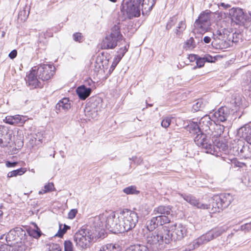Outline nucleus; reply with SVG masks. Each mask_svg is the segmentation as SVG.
<instances>
[{"label":"nucleus","mask_w":251,"mask_h":251,"mask_svg":"<svg viewBox=\"0 0 251 251\" xmlns=\"http://www.w3.org/2000/svg\"><path fill=\"white\" fill-rule=\"evenodd\" d=\"M138 222V214L135 211L125 209L117 214L114 212L112 232H127L134 228Z\"/></svg>","instance_id":"nucleus-1"},{"label":"nucleus","mask_w":251,"mask_h":251,"mask_svg":"<svg viewBox=\"0 0 251 251\" xmlns=\"http://www.w3.org/2000/svg\"><path fill=\"white\" fill-rule=\"evenodd\" d=\"M144 237L148 248L154 251L161 249L164 243L168 244L171 240L170 230L166 227L154 232H144Z\"/></svg>","instance_id":"nucleus-2"},{"label":"nucleus","mask_w":251,"mask_h":251,"mask_svg":"<svg viewBox=\"0 0 251 251\" xmlns=\"http://www.w3.org/2000/svg\"><path fill=\"white\" fill-rule=\"evenodd\" d=\"M114 215L113 211H105L101 214L92 218L90 220L91 228H95V230H92L96 233L98 230L105 227L112 232Z\"/></svg>","instance_id":"nucleus-3"},{"label":"nucleus","mask_w":251,"mask_h":251,"mask_svg":"<svg viewBox=\"0 0 251 251\" xmlns=\"http://www.w3.org/2000/svg\"><path fill=\"white\" fill-rule=\"evenodd\" d=\"M96 233L90 228L81 229L75 235V241L76 246L80 250L88 248L92 242Z\"/></svg>","instance_id":"nucleus-4"},{"label":"nucleus","mask_w":251,"mask_h":251,"mask_svg":"<svg viewBox=\"0 0 251 251\" xmlns=\"http://www.w3.org/2000/svg\"><path fill=\"white\" fill-rule=\"evenodd\" d=\"M120 42L123 44L125 40L122 39V35L120 31L118 25H115L111 28V33L105 37L101 44V48L103 49H113Z\"/></svg>","instance_id":"nucleus-5"},{"label":"nucleus","mask_w":251,"mask_h":251,"mask_svg":"<svg viewBox=\"0 0 251 251\" xmlns=\"http://www.w3.org/2000/svg\"><path fill=\"white\" fill-rule=\"evenodd\" d=\"M233 199L230 194H223L215 196L212 202L213 212H220L231 203Z\"/></svg>","instance_id":"nucleus-6"},{"label":"nucleus","mask_w":251,"mask_h":251,"mask_svg":"<svg viewBox=\"0 0 251 251\" xmlns=\"http://www.w3.org/2000/svg\"><path fill=\"white\" fill-rule=\"evenodd\" d=\"M140 4V0H126L125 1L123 4V8L129 19L140 16L141 14Z\"/></svg>","instance_id":"nucleus-7"},{"label":"nucleus","mask_w":251,"mask_h":251,"mask_svg":"<svg viewBox=\"0 0 251 251\" xmlns=\"http://www.w3.org/2000/svg\"><path fill=\"white\" fill-rule=\"evenodd\" d=\"M33 68H36L38 78L43 81L50 79L55 73V67L51 65L43 64Z\"/></svg>","instance_id":"nucleus-8"},{"label":"nucleus","mask_w":251,"mask_h":251,"mask_svg":"<svg viewBox=\"0 0 251 251\" xmlns=\"http://www.w3.org/2000/svg\"><path fill=\"white\" fill-rule=\"evenodd\" d=\"M171 211V208L169 206L160 205L154 209L153 214L160 218V221L164 225L170 222Z\"/></svg>","instance_id":"nucleus-9"},{"label":"nucleus","mask_w":251,"mask_h":251,"mask_svg":"<svg viewBox=\"0 0 251 251\" xmlns=\"http://www.w3.org/2000/svg\"><path fill=\"white\" fill-rule=\"evenodd\" d=\"M231 19L236 24L244 26H247V13H245L243 9L240 8H232L229 12Z\"/></svg>","instance_id":"nucleus-10"},{"label":"nucleus","mask_w":251,"mask_h":251,"mask_svg":"<svg viewBox=\"0 0 251 251\" xmlns=\"http://www.w3.org/2000/svg\"><path fill=\"white\" fill-rule=\"evenodd\" d=\"M170 230L171 239L180 240L186 235L187 230L185 227L181 224H175L170 227L165 226Z\"/></svg>","instance_id":"nucleus-11"},{"label":"nucleus","mask_w":251,"mask_h":251,"mask_svg":"<svg viewBox=\"0 0 251 251\" xmlns=\"http://www.w3.org/2000/svg\"><path fill=\"white\" fill-rule=\"evenodd\" d=\"M194 141L198 146L205 149L206 152L212 153L213 146L207 138L206 134L202 132L198 134L194 138Z\"/></svg>","instance_id":"nucleus-12"},{"label":"nucleus","mask_w":251,"mask_h":251,"mask_svg":"<svg viewBox=\"0 0 251 251\" xmlns=\"http://www.w3.org/2000/svg\"><path fill=\"white\" fill-rule=\"evenodd\" d=\"M230 110L226 106L221 107L212 115V121L214 123L226 122L228 120Z\"/></svg>","instance_id":"nucleus-13"},{"label":"nucleus","mask_w":251,"mask_h":251,"mask_svg":"<svg viewBox=\"0 0 251 251\" xmlns=\"http://www.w3.org/2000/svg\"><path fill=\"white\" fill-rule=\"evenodd\" d=\"M25 236V231L22 228L17 227L9 231L6 236L7 243L12 244L14 241L17 242L18 239H22L21 236Z\"/></svg>","instance_id":"nucleus-14"},{"label":"nucleus","mask_w":251,"mask_h":251,"mask_svg":"<svg viewBox=\"0 0 251 251\" xmlns=\"http://www.w3.org/2000/svg\"><path fill=\"white\" fill-rule=\"evenodd\" d=\"M178 195L191 205L196 206L198 208L202 209L209 208V207L207 204L201 203L199 202V200L192 195L181 193H178Z\"/></svg>","instance_id":"nucleus-15"},{"label":"nucleus","mask_w":251,"mask_h":251,"mask_svg":"<svg viewBox=\"0 0 251 251\" xmlns=\"http://www.w3.org/2000/svg\"><path fill=\"white\" fill-rule=\"evenodd\" d=\"M208 236L207 237L206 234L202 235L189 244L186 248L185 250L186 251H191L198 248L199 247L203 244L208 243L209 242L208 239Z\"/></svg>","instance_id":"nucleus-16"},{"label":"nucleus","mask_w":251,"mask_h":251,"mask_svg":"<svg viewBox=\"0 0 251 251\" xmlns=\"http://www.w3.org/2000/svg\"><path fill=\"white\" fill-rule=\"evenodd\" d=\"M36 68H32L30 73L26 75V84L32 88L39 86L40 81Z\"/></svg>","instance_id":"nucleus-17"},{"label":"nucleus","mask_w":251,"mask_h":251,"mask_svg":"<svg viewBox=\"0 0 251 251\" xmlns=\"http://www.w3.org/2000/svg\"><path fill=\"white\" fill-rule=\"evenodd\" d=\"M237 135L244 138L248 144L251 145V123L240 127L237 131Z\"/></svg>","instance_id":"nucleus-18"},{"label":"nucleus","mask_w":251,"mask_h":251,"mask_svg":"<svg viewBox=\"0 0 251 251\" xmlns=\"http://www.w3.org/2000/svg\"><path fill=\"white\" fill-rule=\"evenodd\" d=\"M26 121L25 118L23 116L16 115L15 116H7L4 121L5 123L11 125H16L18 124H24Z\"/></svg>","instance_id":"nucleus-19"},{"label":"nucleus","mask_w":251,"mask_h":251,"mask_svg":"<svg viewBox=\"0 0 251 251\" xmlns=\"http://www.w3.org/2000/svg\"><path fill=\"white\" fill-rule=\"evenodd\" d=\"M160 218H157L156 216L154 217L149 221L147 223L145 228L143 229L144 232L151 231L152 232L158 225H163V223L160 221Z\"/></svg>","instance_id":"nucleus-20"},{"label":"nucleus","mask_w":251,"mask_h":251,"mask_svg":"<svg viewBox=\"0 0 251 251\" xmlns=\"http://www.w3.org/2000/svg\"><path fill=\"white\" fill-rule=\"evenodd\" d=\"M76 92L79 99L84 100L90 96L92 89L90 88H87L85 85H82L77 88Z\"/></svg>","instance_id":"nucleus-21"},{"label":"nucleus","mask_w":251,"mask_h":251,"mask_svg":"<svg viewBox=\"0 0 251 251\" xmlns=\"http://www.w3.org/2000/svg\"><path fill=\"white\" fill-rule=\"evenodd\" d=\"M227 230V228L226 227H220L211 230L206 234L207 237H208V239L209 241L213 240V239L217 238V237L222 235L223 233L225 232Z\"/></svg>","instance_id":"nucleus-22"},{"label":"nucleus","mask_w":251,"mask_h":251,"mask_svg":"<svg viewBox=\"0 0 251 251\" xmlns=\"http://www.w3.org/2000/svg\"><path fill=\"white\" fill-rule=\"evenodd\" d=\"M210 25L196 21L194 23V32L196 33L203 34L207 31Z\"/></svg>","instance_id":"nucleus-23"},{"label":"nucleus","mask_w":251,"mask_h":251,"mask_svg":"<svg viewBox=\"0 0 251 251\" xmlns=\"http://www.w3.org/2000/svg\"><path fill=\"white\" fill-rule=\"evenodd\" d=\"M212 118H210L209 116L207 115L202 117L199 121V125L200 127H201V130H206V129L205 128L208 127L210 128L209 126L212 125Z\"/></svg>","instance_id":"nucleus-24"},{"label":"nucleus","mask_w":251,"mask_h":251,"mask_svg":"<svg viewBox=\"0 0 251 251\" xmlns=\"http://www.w3.org/2000/svg\"><path fill=\"white\" fill-rule=\"evenodd\" d=\"M211 13V12L209 10H206L200 14L198 19L196 21L203 23L204 24L208 25L210 26L211 23L210 21V18Z\"/></svg>","instance_id":"nucleus-25"},{"label":"nucleus","mask_w":251,"mask_h":251,"mask_svg":"<svg viewBox=\"0 0 251 251\" xmlns=\"http://www.w3.org/2000/svg\"><path fill=\"white\" fill-rule=\"evenodd\" d=\"M56 107L60 111H66L70 108L71 104L68 98H63L57 103Z\"/></svg>","instance_id":"nucleus-26"},{"label":"nucleus","mask_w":251,"mask_h":251,"mask_svg":"<svg viewBox=\"0 0 251 251\" xmlns=\"http://www.w3.org/2000/svg\"><path fill=\"white\" fill-rule=\"evenodd\" d=\"M155 3V0H143L142 4L143 14H144L145 12L151 11Z\"/></svg>","instance_id":"nucleus-27"},{"label":"nucleus","mask_w":251,"mask_h":251,"mask_svg":"<svg viewBox=\"0 0 251 251\" xmlns=\"http://www.w3.org/2000/svg\"><path fill=\"white\" fill-rule=\"evenodd\" d=\"M34 225L35 228H29L27 230V232L29 235L28 237L38 239L41 236L42 233L37 225L36 224H34Z\"/></svg>","instance_id":"nucleus-28"},{"label":"nucleus","mask_w":251,"mask_h":251,"mask_svg":"<svg viewBox=\"0 0 251 251\" xmlns=\"http://www.w3.org/2000/svg\"><path fill=\"white\" fill-rule=\"evenodd\" d=\"M213 129L214 131L212 132V135L214 137H218L223 133L225 126L216 123L214 126Z\"/></svg>","instance_id":"nucleus-29"},{"label":"nucleus","mask_w":251,"mask_h":251,"mask_svg":"<svg viewBox=\"0 0 251 251\" xmlns=\"http://www.w3.org/2000/svg\"><path fill=\"white\" fill-rule=\"evenodd\" d=\"M241 155L245 158H251V146L246 144L240 150Z\"/></svg>","instance_id":"nucleus-30"},{"label":"nucleus","mask_w":251,"mask_h":251,"mask_svg":"<svg viewBox=\"0 0 251 251\" xmlns=\"http://www.w3.org/2000/svg\"><path fill=\"white\" fill-rule=\"evenodd\" d=\"M186 25L185 20L181 19L178 23L175 30V33L178 36H179L182 33L183 31L185 29Z\"/></svg>","instance_id":"nucleus-31"},{"label":"nucleus","mask_w":251,"mask_h":251,"mask_svg":"<svg viewBox=\"0 0 251 251\" xmlns=\"http://www.w3.org/2000/svg\"><path fill=\"white\" fill-rule=\"evenodd\" d=\"M126 251H149L147 246L143 245H135L127 248Z\"/></svg>","instance_id":"nucleus-32"},{"label":"nucleus","mask_w":251,"mask_h":251,"mask_svg":"<svg viewBox=\"0 0 251 251\" xmlns=\"http://www.w3.org/2000/svg\"><path fill=\"white\" fill-rule=\"evenodd\" d=\"M189 129L190 132L192 133L199 134L201 133V127L200 126L199 124H198L197 122H192L189 126Z\"/></svg>","instance_id":"nucleus-33"},{"label":"nucleus","mask_w":251,"mask_h":251,"mask_svg":"<svg viewBox=\"0 0 251 251\" xmlns=\"http://www.w3.org/2000/svg\"><path fill=\"white\" fill-rule=\"evenodd\" d=\"M119 246L116 244H107L102 247L99 251H119Z\"/></svg>","instance_id":"nucleus-34"},{"label":"nucleus","mask_w":251,"mask_h":251,"mask_svg":"<svg viewBox=\"0 0 251 251\" xmlns=\"http://www.w3.org/2000/svg\"><path fill=\"white\" fill-rule=\"evenodd\" d=\"M178 19H180L178 15H176L171 17L166 25V29L167 30L170 29L176 25Z\"/></svg>","instance_id":"nucleus-35"},{"label":"nucleus","mask_w":251,"mask_h":251,"mask_svg":"<svg viewBox=\"0 0 251 251\" xmlns=\"http://www.w3.org/2000/svg\"><path fill=\"white\" fill-rule=\"evenodd\" d=\"M124 47H121L119 50L117 51V57L119 58V59H122V57L124 56L125 54L128 50L129 48V45L127 44H126V42H123Z\"/></svg>","instance_id":"nucleus-36"},{"label":"nucleus","mask_w":251,"mask_h":251,"mask_svg":"<svg viewBox=\"0 0 251 251\" xmlns=\"http://www.w3.org/2000/svg\"><path fill=\"white\" fill-rule=\"evenodd\" d=\"M25 172L26 169L25 168H21L20 169L9 172L7 174V177H12L16 176L18 175L21 176L24 174Z\"/></svg>","instance_id":"nucleus-37"},{"label":"nucleus","mask_w":251,"mask_h":251,"mask_svg":"<svg viewBox=\"0 0 251 251\" xmlns=\"http://www.w3.org/2000/svg\"><path fill=\"white\" fill-rule=\"evenodd\" d=\"M34 240L32 238L26 236L24 241V246L25 247V250H30L34 244Z\"/></svg>","instance_id":"nucleus-38"},{"label":"nucleus","mask_w":251,"mask_h":251,"mask_svg":"<svg viewBox=\"0 0 251 251\" xmlns=\"http://www.w3.org/2000/svg\"><path fill=\"white\" fill-rule=\"evenodd\" d=\"M85 115L89 120L95 119L97 116V112L95 109L90 110L88 108L85 110Z\"/></svg>","instance_id":"nucleus-39"},{"label":"nucleus","mask_w":251,"mask_h":251,"mask_svg":"<svg viewBox=\"0 0 251 251\" xmlns=\"http://www.w3.org/2000/svg\"><path fill=\"white\" fill-rule=\"evenodd\" d=\"M123 192L127 195L138 194L139 193V191L137 190L135 186H130L126 187L124 189Z\"/></svg>","instance_id":"nucleus-40"},{"label":"nucleus","mask_w":251,"mask_h":251,"mask_svg":"<svg viewBox=\"0 0 251 251\" xmlns=\"http://www.w3.org/2000/svg\"><path fill=\"white\" fill-rule=\"evenodd\" d=\"M70 226L64 225L63 227H62V225H59V228L57 232V233L55 235V236H57L59 237H62L63 235L66 232L67 230L68 229H70Z\"/></svg>","instance_id":"nucleus-41"},{"label":"nucleus","mask_w":251,"mask_h":251,"mask_svg":"<svg viewBox=\"0 0 251 251\" xmlns=\"http://www.w3.org/2000/svg\"><path fill=\"white\" fill-rule=\"evenodd\" d=\"M204 106V103L201 100H199L193 105L192 109L194 111L196 112L201 110Z\"/></svg>","instance_id":"nucleus-42"},{"label":"nucleus","mask_w":251,"mask_h":251,"mask_svg":"<svg viewBox=\"0 0 251 251\" xmlns=\"http://www.w3.org/2000/svg\"><path fill=\"white\" fill-rule=\"evenodd\" d=\"M195 43L193 37L187 40L184 44V48L186 50L193 49L195 47Z\"/></svg>","instance_id":"nucleus-43"},{"label":"nucleus","mask_w":251,"mask_h":251,"mask_svg":"<svg viewBox=\"0 0 251 251\" xmlns=\"http://www.w3.org/2000/svg\"><path fill=\"white\" fill-rule=\"evenodd\" d=\"M214 40L218 39L223 41L225 38V34L223 29L217 30L214 33Z\"/></svg>","instance_id":"nucleus-44"},{"label":"nucleus","mask_w":251,"mask_h":251,"mask_svg":"<svg viewBox=\"0 0 251 251\" xmlns=\"http://www.w3.org/2000/svg\"><path fill=\"white\" fill-rule=\"evenodd\" d=\"M54 188V185L53 183H49L45 185L44 189L40 191L39 193L40 194H43L52 191Z\"/></svg>","instance_id":"nucleus-45"},{"label":"nucleus","mask_w":251,"mask_h":251,"mask_svg":"<svg viewBox=\"0 0 251 251\" xmlns=\"http://www.w3.org/2000/svg\"><path fill=\"white\" fill-rule=\"evenodd\" d=\"M64 251H75L73 243L70 240L65 241L64 243Z\"/></svg>","instance_id":"nucleus-46"},{"label":"nucleus","mask_w":251,"mask_h":251,"mask_svg":"<svg viewBox=\"0 0 251 251\" xmlns=\"http://www.w3.org/2000/svg\"><path fill=\"white\" fill-rule=\"evenodd\" d=\"M171 120L172 118L171 117H167L164 118L161 122L162 126L164 128L169 127V126L170 125Z\"/></svg>","instance_id":"nucleus-47"},{"label":"nucleus","mask_w":251,"mask_h":251,"mask_svg":"<svg viewBox=\"0 0 251 251\" xmlns=\"http://www.w3.org/2000/svg\"><path fill=\"white\" fill-rule=\"evenodd\" d=\"M0 251H18L15 248L11 247V245L8 246L6 245H1L0 247Z\"/></svg>","instance_id":"nucleus-48"},{"label":"nucleus","mask_w":251,"mask_h":251,"mask_svg":"<svg viewBox=\"0 0 251 251\" xmlns=\"http://www.w3.org/2000/svg\"><path fill=\"white\" fill-rule=\"evenodd\" d=\"M73 38L75 41L81 42L83 37L80 33H75L73 34Z\"/></svg>","instance_id":"nucleus-49"},{"label":"nucleus","mask_w":251,"mask_h":251,"mask_svg":"<svg viewBox=\"0 0 251 251\" xmlns=\"http://www.w3.org/2000/svg\"><path fill=\"white\" fill-rule=\"evenodd\" d=\"M241 229L245 231L251 230V223H247L241 226Z\"/></svg>","instance_id":"nucleus-50"},{"label":"nucleus","mask_w":251,"mask_h":251,"mask_svg":"<svg viewBox=\"0 0 251 251\" xmlns=\"http://www.w3.org/2000/svg\"><path fill=\"white\" fill-rule=\"evenodd\" d=\"M77 213V210L76 209H73L71 210L68 215V218L70 219H74Z\"/></svg>","instance_id":"nucleus-51"},{"label":"nucleus","mask_w":251,"mask_h":251,"mask_svg":"<svg viewBox=\"0 0 251 251\" xmlns=\"http://www.w3.org/2000/svg\"><path fill=\"white\" fill-rule=\"evenodd\" d=\"M205 62H214L216 61V58L214 57H212L210 55H206L203 57Z\"/></svg>","instance_id":"nucleus-52"},{"label":"nucleus","mask_w":251,"mask_h":251,"mask_svg":"<svg viewBox=\"0 0 251 251\" xmlns=\"http://www.w3.org/2000/svg\"><path fill=\"white\" fill-rule=\"evenodd\" d=\"M205 62V61L203 57L197 59L196 64H197V65L199 68L203 67L204 65Z\"/></svg>","instance_id":"nucleus-53"},{"label":"nucleus","mask_w":251,"mask_h":251,"mask_svg":"<svg viewBox=\"0 0 251 251\" xmlns=\"http://www.w3.org/2000/svg\"><path fill=\"white\" fill-rule=\"evenodd\" d=\"M121 60V59H119L118 57L116 56L114 59L113 62L111 65V68L114 69Z\"/></svg>","instance_id":"nucleus-54"},{"label":"nucleus","mask_w":251,"mask_h":251,"mask_svg":"<svg viewBox=\"0 0 251 251\" xmlns=\"http://www.w3.org/2000/svg\"><path fill=\"white\" fill-rule=\"evenodd\" d=\"M17 164L18 162H11L10 161H7L6 162L5 165L8 168L14 167L17 165Z\"/></svg>","instance_id":"nucleus-55"},{"label":"nucleus","mask_w":251,"mask_h":251,"mask_svg":"<svg viewBox=\"0 0 251 251\" xmlns=\"http://www.w3.org/2000/svg\"><path fill=\"white\" fill-rule=\"evenodd\" d=\"M17 54V51L16 50H14L12 51H11L9 54V57L11 59H14L15 58Z\"/></svg>","instance_id":"nucleus-56"},{"label":"nucleus","mask_w":251,"mask_h":251,"mask_svg":"<svg viewBox=\"0 0 251 251\" xmlns=\"http://www.w3.org/2000/svg\"><path fill=\"white\" fill-rule=\"evenodd\" d=\"M218 6L219 7H222L224 9H226L230 7V5L222 2L218 4Z\"/></svg>","instance_id":"nucleus-57"},{"label":"nucleus","mask_w":251,"mask_h":251,"mask_svg":"<svg viewBox=\"0 0 251 251\" xmlns=\"http://www.w3.org/2000/svg\"><path fill=\"white\" fill-rule=\"evenodd\" d=\"M235 106L238 107L242 104V101L240 98H235L234 101Z\"/></svg>","instance_id":"nucleus-58"},{"label":"nucleus","mask_w":251,"mask_h":251,"mask_svg":"<svg viewBox=\"0 0 251 251\" xmlns=\"http://www.w3.org/2000/svg\"><path fill=\"white\" fill-rule=\"evenodd\" d=\"M247 25L251 22V11L247 13Z\"/></svg>","instance_id":"nucleus-59"},{"label":"nucleus","mask_w":251,"mask_h":251,"mask_svg":"<svg viewBox=\"0 0 251 251\" xmlns=\"http://www.w3.org/2000/svg\"><path fill=\"white\" fill-rule=\"evenodd\" d=\"M188 58L190 61H193L197 60V56L194 54H191L189 55Z\"/></svg>","instance_id":"nucleus-60"},{"label":"nucleus","mask_w":251,"mask_h":251,"mask_svg":"<svg viewBox=\"0 0 251 251\" xmlns=\"http://www.w3.org/2000/svg\"><path fill=\"white\" fill-rule=\"evenodd\" d=\"M211 38L208 36H205L203 39L204 42L206 44L209 43L211 41Z\"/></svg>","instance_id":"nucleus-61"},{"label":"nucleus","mask_w":251,"mask_h":251,"mask_svg":"<svg viewBox=\"0 0 251 251\" xmlns=\"http://www.w3.org/2000/svg\"><path fill=\"white\" fill-rule=\"evenodd\" d=\"M143 162V159L141 157H137V159L136 160V162L135 163L138 164H140L141 163H142Z\"/></svg>","instance_id":"nucleus-62"},{"label":"nucleus","mask_w":251,"mask_h":251,"mask_svg":"<svg viewBox=\"0 0 251 251\" xmlns=\"http://www.w3.org/2000/svg\"><path fill=\"white\" fill-rule=\"evenodd\" d=\"M49 251H61V249L59 247L52 248L49 250Z\"/></svg>","instance_id":"nucleus-63"},{"label":"nucleus","mask_w":251,"mask_h":251,"mask_svg":"<svg viewBox=\"0 0 251 251\" xmlns=\"http://www.w3.org/2000/svg\"><path fill=\"white\" fill-rule=\"evenodd\" d=\"M137 159V157L136 156H132V157L129 158V160H132L134 163L136 162V160Z\"/></svg>","instance_id":"nucleus-64"}]
</instances>
